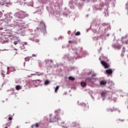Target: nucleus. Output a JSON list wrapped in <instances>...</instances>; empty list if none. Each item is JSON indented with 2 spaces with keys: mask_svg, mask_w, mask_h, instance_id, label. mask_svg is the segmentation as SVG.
<instances>
[{
  "mask_svg": "<svg viewBox=\"0 0 128 128\" xmlns=\"http://www.w3.org/2000/svg\"><path fill=\"white\" fill-rule=\"evenodd\" d=\"M44 24V23H43L42 22H41V24Z\"/></svg>",
  "mask_w": 128,
  "mask_h": 128,
  "instance_id": "nucleus-29",
  "label": "nucleus"
},
{
  "mask_svg": "<svg viewBox=\"0 0 128 128\" xmlns=\"http://www.w3.org/2000/svg\"><path fill=\"white\" fill-rule=\"evenodd\" d=\"M30 58H32V57L28 56L25 58V60L26 62H29V60H30Z\"/></svg>",
  "mask_w": 128,
  "mask_h": 128,
  "instance_id": "nucleus-8",
  "label": "nucleus"
},
{
  "mask_svg": "<svg viewBox=\"0 0 128 128\" xmlns=\"http://www.w3.org/2000/svg\"><path fill=\"white\" fill-rule=\"evenodd\" d=\"M101 64H102V66H104V68H109L110 65H108V63H106V62L105 61H101Z\"/></svg>",
  "mask_w": 128,
  "mask_h": 128,
  "instance_id": "nucleus-3",
  "label": "nucleus"
},
{
  "mask_svg": "<svg viewBox=\"0 0 128 128\" xmlns=\"http://www.w3.org/2000/svg\"><path fill=\"white\" fill-rule=\"evenodd\" d=\"M68 43H69V44H72V40H69V41H68Z\"/></svg>",
  "mask_w": 128,
  "mask_h": 128,
  "instance_id": "nucleus-22",
  "label": "nucleus"
},
{
  "mask_svg": "<svg viewBox=\"0 0 128 128\" xmlns=\"http://www.w3.org/2000/svg\"><path fill=\"white\" fill-rule=\"evenodd\" d=\"M10 124H11L10 122H8V123H7V124H6V127H8V126L10 127Z\"/></svg>",
  "mask_w": 128,
  "mask_h": 128,
  "instance_id": "nucleus-15",
  "label": "nucleus"
},
{
  "mask_svg": "<svg viewBox=\"0 0 128 128\" xmlns=\"http://www.w3.org/2000/svg\"><path fill=\"white\" fill-rule=\"evenodd\" d=\"M39 126H40V124L36 123V128H38Z\"/></svg>",
  "mask_w": 128,
  "mask_h": 128,
  "instance_id": "nucleus-18",
  "label": "nucleus"
},
{
  "mask_svg": "<svg viewBox=\"0 0 128 128\" xmlns=\"http://www.w3.org/2000/svg\"><path fill=\"white\" fill-rule=\"evenodd\" d=\"M32 56H36V55L33 54V55H32Z\"/></svg>",
  "mask_w": 128,
  "mask_h": 128,
  "instance_id": "nucleus-26",
  "label": "nucleus"
},
{
  "mask_svg": "<svg viewBox=\"0 0 128 128\" xmlns=\"http://www.w3.org/2000/svg\"><path fill=\"white\" fill-rule=\"evenodd\" d=\"M120 122H124V120H120Z\"/></svg>",
  "mask_w": 128,
  "mask_h": 128,
  "instance_id": "nucleus-27",
  "label": "nucleus"
},
{
  "mask_svg": "<svg viewBox=\"0 0 128 128\" xmlns=\"http://www.w3.org/2000/svg\"><path fill=\"white\" fill-rule=\"evenodd\" d=\"M16 16H17V18H21V20H22L28 16V14H26V12L22 11L16 12Z\"/></svg>",
  "mask_w": 128,
  "mask_h": 128,
  "instance_id": "nucleus-1",
  "label": "nucleus"
},
{
  "mask_svg": "<svg viewBox=\"0 0 128 128\" xmlns=\"http://www.w3.org/2000/svg\"><path fill=\"white\" fill-rule=\"evenodd\" d=\"M36 42H38V40L36 41Z\"/></svg>",
  "mask_w": 128,
  "mask_h": 128,
  "instance_id": "nucleus-28",
  "label": "nucleus"
},
{
  "mask_svg": "<svg viewBox=\"0 0 128 128\" xmlns=\"http://www.w3.org/2000/svg\"><path fill=\"white\" fill-rule=\"evenodd\" d=\"M48 84H50V80H46L44 82V84L46 86H48Z\"/></svg>",
  "mask_w": 128,
  "mask_h": 128,
  "instance_id": "nucleus-10",
  "label": "nucleus"
},
{
  "mask_svg": "<svg viewBox=\"0 0 128 128\" xmlns=\"http://www.w3.org/2000/svg\"><path fill=\"white\" fill-rule=\"evenodd\" d=\"M106 72L108 74H112V69L107 70Z\"/></svg>",
  "mask_w": 128,
  "mask_h": 128,
  "instance_id": "nucleus-4",
  "label": "nucleus"
},
{
  "mask_svg": "<svg viewBox=\"0 0 128 128\" xmlns=\"http://www.w3.org/2000/svg\"><path fill=\"white\" fill-rule=\"evenodd\" d=\"M38 76H44V73H41L40 74H38Z\"/></svg>",
  "mask_w": 128,
  "mask_h": 128,
  "instance_id": "nucleus-21",
  "label": "nucleus"
},
{
  "mask_svg": "<svg viewBox=\"0 0 128 128\" xmlns=\"http://www.w3.org/2000/svg\"><path fill=\"white\" fill-rule=\"evenodd\" d=\"M50 62H52V60H50Z\"/></svg>",
  "mask_w": 128,
  "mask_h": 128,
  "instance_id": "nucleus-25",
  "label": "nucleus"
},
{
  "mask_svg": "<svg viewBox=\"0 0 128 128\" xmlns=\"http://www.w3.org/2000/svg\"><path fill=\"white\" fill-rule=\"evenodd\" d=\"M76 36H80V32H77L76 33Z\"/></svg>",
  "mask_w": 128,
  "mask_h": 128,
  "instance_id": "nucleus-17",
  "label": "nucleus"
},
{
  "mask_svg": "<svg viewBox=\"0 0 128 128\" xmlns=\"http://www.w3.org/2000/svg\"><path fill=\"white\" fill-rule=\"evenodd\" d=\"M8 120H12V117H9L8 118Z\"/></svg>",
  "mask_w": 128,
  "mask_h": 128,
  "instance_id": "nucleus-20",
  "label": "nucleus"
},
{
  "mask_svg": "<svg viewBox=\"0 0 128 128\" xmlns=\"http://www.w3.org/2000/svg\"><path fill=\"white\" fill-rule=\"evenodd\" d=\"M2 12H0V18H2Z\"/></svg>",
  "mask_w": 128,
  "mask_h": 128,
  "instance_id": "nucleus-19",
  "label": "nucleus"
},
{
  "mask_svg": "<svg viewBox=\"0 0 128 128\" xmlns=\"http://www.w3.org/2000/svg\"><path fill=\"white\" fill-rule=\"evenodd\" d=\"M34 124L32 126V128H34Z\"/></svg>",
  "mask_w": 128,
  "mask_h": 128,
  "instance_id": "nucleus-23",
  "label": "nucleus"
},
{
  "mask_svg": "<svg viewBox=\"0 0 128 128\" xmlns=\"http://www.w3.org/2000/svg\"><path fill=\"white\" fill-rule=\"evenodd\" d=\"M1 74L2 76H3V78H4L5 76H4V71L2 70L1 72Z\"/></svg>",
  "mask_w": 128,
  "mask_h": 128,
  "instance_id": "nucleus-13",
  "label": "nucleus"
},
{
  "mask_svg": "<svg viewBox=\"0 0 128 128\" xmlns=\"http://www.w3.org/2000/svg\"><path fill=\"white\" fill-rule=\"evenodd\" d=\"M100 86H106V80H101L100 82Z\"/></svg>",
  "mask_w": 128,
  "mask_h": 128,
  "instance_id": "nucleus-5",
  "label": "nucleus"
},
{
  "mask_svg": "<svg viewBox=\"0 0 128 128\" xmlns=\"http://www.w3.org/2000/svg\"><path fill=\"white\" fill-rule=\"evenodd\" d=\"M121 40L122 44H128V36H125L124 37H122L121 38Z\"/></svg>",
  "mask_w": 128,
  "mask_h": 128,
  "instance_id": "nucleus-2",
  "label": "nucleus"
},
{
  "mask_svg": "<svg viewBox=\"0 0 128 128\" xmlns=\"http://www.w3.org/2000/svg\"><path fill=\"white\" fill-rule=\"evenodd\" d=\"M20 42V40H18V41L14 42V44H18V42Z\"/></svg>",
  "mask_w": 128,
  "mask_h": 128,
  "instance_id": "nucleus-14",
  "label": "nucleus"
},
{
  "mask_svg": "<svg viewBox=\"0 0 128 128\" xmlns=\"http://www.w3.org/2000/svg\"><path fill=\"white\" fill-rule=\"evenodd\" d=\"M92 78H88L86 79V80H89V82H92Z\"/></svg>",
  "mask_w": 128,
  "mask_h": 128,
  "instance_id": "nucleus-16",
  "label": "nucleus"
},
{
  "mask_svg": "<svg viewBox=\"0 0 128 128\" xmlns=\"http://www.w3.org/2000/svg\"><path fill=\"white\" fill-rule=\"evenodd\" d=\"M58 88H60V86H56L55 88V92H58Z\"/></svg>",
  "mask_w": 128,
  "mask_h": 128,
  "instance_id": "nucleus-11",
  "label": "nucleus"
},
{
  "mask_svg": "<svg viewBox=\"0 0 128 128\" xmlns=\"http://www.w3.org/2000/svg\"><path fill=\"white\" fill-rule=\"evenodd\" d=\"M68 80H72V82H74V80L75 78H74L70 76L68 77Z\"/></svg>",
  "mask_w": 128,
  "mask_h": 128,
  "instance_id": "nucleus-9",
  "label": "nucleus"
},
{
  "mask_svg": "<svg viewBox=\"0 0 128 128\" xmlns=\"http://www.w3.org/2000/svg\"><path fill=\"white\" fill-rule=\"evenodd\" d=\"M106 92H102L101 94L102 96H106Z\"/></svg>",
  "mask_w": 128,
  "mask_h": 128,
  "instance_id": "nucleus-12",
  "label": "nucleus"
},
{
  "mask_svg": "<svg viewBox=\"0 0 128 128\" xmlns=\"http://www.w3.org/2000/svg\"><path fill=\"white\" fill-rule=\"evenodd\" d=\"M96 76V74H93L92 76Z\"/></svg>",
  "mask_w": 128,
  "mask_h": 128,
  "instance_id": "nucleus-24",
  "label": "nucleus"
},
{
  "mask_svg": "<svg viewBox=\"0 0 128 128\" xmlns=\"http://www.w3.org/2000/svg\"><path fill=\"white\" fill-rule=\"evenodd\" d=\"M16 90H22V87L18 85H17L16 86Z\"/></svg>",
  "mask_w": 128,
  "mask_h": 128,
  "instance_id": "nucleus-7",
  "label": "nucleus"
},
{
  "mask_svg": "<svg viewBox=\"0 0 128 128\" xmlns=\"http://www.w3.org/2000/svg\"><path fill=\"white\" fill-rule=\"evenodd\" d=\"M81 86L82 88H85V86H86V83L84 82H81Z\"/></svg>",
  "mask_w": 128,
  "mask_h": 128,
  "instance_id": "nucleus-6",
  "label": "nucleus"
}]
</instances>
